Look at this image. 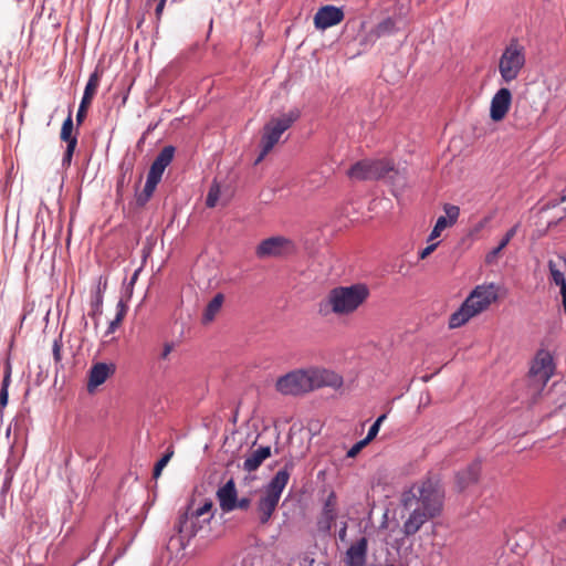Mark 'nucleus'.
<instances>
[{"mask_svg":"<svg viewBox=\"0 0 566 566\" xmlns=\"http://www.w3.org/2000/svg\"><path fill=\"white\" fill-rule=\"evenodd\" d=\"M347 176L353 180L388 179L401 187L405 186L406 180L405 176L387 159L357 161L348 169Z\"/></svg>","mask_w":566,"mask_h":566,"instance_id":"nucleus-3","label":"nucleus"},{"mask_svg":"<svg viewBox=\"0 0 566 566\" xmlns=\"http://www.w3.org/2000/svg\"><path fill=\"white\" fill-rule=\"evenodd\" d=\"M174 155L175 148L172 146H165L153 161L147 177L160 182L165 169L174 159Z\"/></svg>","mask_w":566,"mask_h":566,"instance_id":"nucleus-16","label":"nucleus"},{"mask_svg":"<svg viewBox=\"0 0 566 566\" xmlns=\"http://www.w3.org/2000/svg\"><path fill=\"white\" fill-rule=\"evenodd\" d=\"M171 350H172V345L171 344H165L163 353L160 355L161 358L166 359L169 356V354L171 353Z\"/></svg>","mask_w":566,"mask_h":566,"instance_id":"nucleus-47","label":"nucleus"},{"mask_svg":"<svg viewBox=\"0 0 566 566\" xmlns=\"http://www.w3.org/2000/svg\"><path fill=\"white\" fill-rule=\"evenodd\" d=\"M369 289L363 283L332 289L325 300L319 304V313H333L338 316L350 315L356 312L369 297Z\"/></svg>","mask_w":566,"mask_h":566,"instance_id":"nucleus-2","label":"nucleus"},{"mask_svg":"<svg viewBox=\"0 0 566 566\" xmlns=\"http://www.w3.org/2000/svg\"><path fill=\"white\" fill-rule=\"evenodd\" d=\"M512 104V93L506 87H501L492 97L490 105V117L497 123L505 118Z\"/></svg>","mask_w":566,"mask_h":566,"instance_id":"nucleus-13","label":"nucleus"},{"mask_svg":"<svg viewBox=\"0 0 566 566\" xmlns=\"http://www.w3.org/2000/svg\"><path fill=\"white\" fill-rule=\"evenodd\" d=\"M560 294H562L563 308H564V312L566 313V287H564V290H560Z\"/></svg>","mask_w":566,"mask_h":566,"instance_id":"nucleus-48","label":"nucleus"},{"mask_svg":"<svg viewBox=\"0 0 566 566\" xmlns=\"http://www.w3.org/2000/svg\"><path fill=\"white\" fill-rule=\"evenodd\" d=\"M91 102H85L84 99L81 101L77 114H76V124L77 126H81L86 118L87 109L91 106Z\"/></svg>","mask_w":566,"mask_h":566,"instance_id":"nucleus-33","label":"nucleus"},{"mask_svg":"<svg viewBox=\"0 0 566 566\" xmlns=\"http://www.w3.org/2000/svg\"><path fill=\"white\" fill-rule=\"evenodd\" d=\"M301 116L297 108L291 109L289 113L279 117L271 118L263 128L261 138V153L255 160V164L261 163L264 157L273 149L279 143L282 134L287 130Z\"/></svg>","mask_w":566,"mask_h":566,"instance_id":"nucleus-5","label":"nucleus"},{"mask_svg":"<svg viewBox=\"0 0 566 566\" xmlns=\"http://www.w3.org/2000/svg\"><path fill=\"white\" fill-rule=\"evenodd\" d=\"M446 492L441 481L436 476H428L413 483L401 495V504L410 510L408 518L403 522L402 533L412 536L430 520L442 514Z\"/></svg>","mask_w":566,"mask_h":566,"instance_id":"nucleus-1","label":"nucleus"},{"mask_svg":"<svg viewBox=\"0 0 566 566\" xmlns=\"http://www.w3.org/2000/svg\"><path fill=\"white\" fill-rule=\"evenodd\" d=\"M237 497V489L233 480H229L217 491V499L223 512H231L234 510Z\"/></svg>","mask_w":566,"mask_h":566,"instance_id":"nucleus-19","label":"nucleus"},{"mask_svg":"<svg viewBox=\"0 0 566 566\" xmlns=\"http://www.w3.org/2000/svg\"><path fill=\"white\" fill-rule=\"evenodd\" d=\"M293 249L292 242L284 237H271L261 241L256 247L258 258L280 256Z\"/></svg>","mask_w":566,"mask_h":566,"instance_id":"nucleus-12","label":"nucleus"},{"mask_svg":"<svg viewBox=\"0 0 566 566\" xmlns=\"http://www.w3.org/2000/svg\"><path fill=\"white\" fill-rule=\"evenodd\" d=\"M504 249L500 243L496 248H494L492 251H490L486 254L485 262L486 263H493L500 255L501 251Z\"/></svg>","mask_w":566,"mask_h":566,"instance_id":"nucleus-38","label":"nucleus"},{"mask_svg":"<svg viewBox=\"0 0 566 566\" xmlns=\"http://www.w3.org/2000/svg\"><path fill=\"white\" fill-rule=\"evenodd\" d=\"M554 373L553 357L546 350H539L532 361L528 378L535 389H543Z\"/></svg>","mask_w":566,"mask_h":566,"instance_id":"nucleus-8","label":"nucleus"},{"mask_svg":"<svg viewBox=\"0 0 566 566\" xmlns=\"http://www.w3.org/2000/svg\"><path fill=\"white\" fill-rule=\"evenodd\" d=\"M53 358L56 364L61 363L62 360V340L61 338H57L53 342Z\"/></svg>","mask_w":566,"mask_h":566,"instance_id":"nucleus-35","label":"nucleus"},{"mask_svg":"<svg viewBox=\"0 0 566 566\" xmlns=\"http://www.w3.org/2000/svg\"><path fill=\"white\" fill-rule=\"evenodd\" d=\"M348 565L347 566H364V564H359V563H347Z\"/></svg>","mask_w":566,"mask_h":566,"instance_id":"nucleus-51","label":"nucleus"},{"mask_svg":"<svg viewBox=\"0 0 566 566\" xmlns=\"http://www.w3.org/2000/svg\"><path fill=\"white\" fill-rule=\"evenodd\" d=\"M77 142L73 140L70 145H66V150L63 156V165H70L76 148Z\"/></svg>","mask_w":566,"mask_h":566,"instance_id":"nucleus-34","label":"nucleus"},{"mask_svg":"<svg viewBox=\"0 0 566 566\" xmlns=\"http://www.w3.org/2000/svg\"><path fill=\"white\" fill-rule=\"evenodd\" d=\"M113 371V366H109L105 363H97L93 365L88 373V391L92 392L95 388L104 384Z\"/></svg>","mask_w":566,"mask_h":566,"instance_id":"nucleus-18","label":"nucleus"},{"mask_svg":"<svg viewBox=\"0 0 566 566\" xmlns=\"http://www.w3.org/2000/svg\"><path fill=\"white\" fill-rule=\"evenodd\" d=\"M446 216H440L429 235V241H432L440 237L441 232L448 227L453 226L460 214V209L457 206L446 203L443 207Z\"/></svg>","mask_w":566,"mask_h":566,"instance_id":"nucleus-17","label":"nucleus"},{"mask_svg":"<svg viewBox=\"0 0 566 566\" xmlns=\"http://www.w3.org/2000/svg\"><path fill=\"white\" fill-rule=\"evenodd\" d=\"M101 77H102V72L98 69H96L88 77L82 99H84L85 102L87 101V102L92 103V101L96 94L97 87L99 85Z\"/></svg>","mask_w":566,"mask_h":566,"instance_id":"nucleus-25","label":"nucleus"},{"mask_svg":"<svg viewBox=\"0 0 566 566\" xmlns=\"http://www.w3.org/2000/svg\"><path fill=\"white\" fill-rule=\"evenodd\" d=\"M344 20V12L335 6L321 7L314 15V25L317 30H326L337 25Z\"/></svg>","mask_w":566,"mask_h":566,"instance_id":"nucleus-15","label":"nucleus"},{"mask_svg":"<svg viewBox=\"0 0 566 566\" xmlns=\"http://www.w3.org/2000/svg\"><path fill=\"white\" fill-rule=\"evenodd\" d=\"M271 455V447H260L253 450L244 460L243 469L253 472Z\"/></svg>","mask_w":566,"mask_h":566,"instance_id":"nucleus-20","label":"nucleus"},{"mask_svg":"<svg viewBox=\"0 0 566 566\" xmlns=\"http://www.w3.org/2000/svg\"><path fill=\"white\" fill-rule=\"evenodd\" d=\"M407 25L406 19L402 17H388L377 23L364 38L361 44H374L384 36H390L399 32Z\"/></svg>","mask_w":566,"mask_h":566,"instance_id":"nucleus-10","label":"nucleus"},{"mask_svg":"<svg viewBox=\"0 0 566 566\" xmlns=\"http://www.w3.org/2000/svg\"><path fill=\"white\" fill-rule=\"evenodd\" d=\"M117 307H118V311H117L115 318H117L122 323L125 317L126 310L122 302L118 303Z\"/></svg>","mask_w":566,"mask_h":566,"instance_id":"nucleus-44","label":"nucleus"},{"mask_svg":"<svg viewBox=\"0 0 566 566\" xmlns=\"http://www.w3.org/2000/svg\"><path fill=\"white\" fill-rule=\"evenodd\" d=\"M117 307H118V311H117L115 318H117L122 323L125 317L126 310L122 302L118 303Z\"/></svg>","mask_w":566,"mask_h":566,"instance_id":"nucleus-45","label":"nucleus"},{"mask_svg":"<svg viewBox=\"0 0 566 566\" xmlns=\"http://www.w3.org/2000/svg\"><path fill=\"white\" fill-rule=\"evenodd\" d=\"M479 474H480V468H479V465L474 464V465L469 467L467 470L460 472L458 474V476L461 480L464 479L465 483L469 484V483L476 482Z\"/></svg>","mask_w":566,"mask_h":566,"instance_id":"nucleus-31","label":"nucleus"},{"mask_svg":"<svg viewBox=\"0 0 566 566\" xmlns=\"http://www.w3.org/2000/svg\"><path fill=\"white\" fill-rule=\"evenodd\" d=\"M158 184H159V181L147 177L143 193L138 197L137 201L140 205L146 203L153 196Z\"/></svg>","mask_w":566,"mask_h":566,"instance_id":"nucleus-28","label":"nucleus"},{"mask_svg":"<svg viewBox=\"0 0 566 566\" xmlns=\"http://www.w3.org/2000/svg\"><path fill=\"white\" fill-rule=\"evenodd\" d=\"M478 315L476 311L472 310L471 306H467V301L455 311L449 319L450 328H458L464 325L470 318Z\"/></svg>","mask_w":566,"mask_h":566,"instance_id":"nucleus-22","label":"nucleus"},{"mask_svg":"<svg viewBox=\"0 0 566 566\" xmlns=\"http://www.w3.org/2000/svg\"><path fill=\"white\" fill-rule=\"evenodd\" d=\"M276 390L283 395H301L310 391L307 370L291 371L276 381Z\"/></svg>","mask_w":566,"mask_h":566,"instance_id":"nucleus-9","label":"nucleus"},{"mask_svg":"<svg viewBox=\"0 0 566 566\" xmlns=\"http://www.w3.org/2000/svg\"><path fill=\"white\" fill-rule=\"evenodd\" d=\"M336 505H337L336 494L334 492H331L325 500L323 513H322V520L319 521V524H324V527L327 530H329L331 526L336 521Z\"/></svg>","mask_w":566,"mask_h":566,"instance_id":"nucleus-21","label":"nucleus"},{"mask_svg":"<svg viewBox=\"0 0 566 566\" xmlns=\"http://www.w3.org/2000/svg\"><path fill=\"white\" fill-rule=\"evenodd\" d=\"M497 298V286L493 283L489 285H478L467 297V306L480 314L486 310Z\"/></svg>","mask_w":566,"mask_h":566,"instance_id":"nucleus-11","label":"nucleus"},{"mask_svg":"<svg viewBox=\"0 0 566 566\" xmlns=\"http://www.w3.org/2000/svg\"><path fill=\"white\" fill-rule=\"evenodd\" d=\"M517 228H518V224H515L514 227H512L506 233L505 235L502 238V240L500 241V244L502 247H506L510 241L514 238V235L516 234L517 232Z\"/></svg>","mask_w":566,"mask_h":566,"instance_id":"nucleus-36","label":"nucleus"},{"mask_svg":"<svg viewBox=\"0 0 566 566\" xmlns=\"http://www.w3.org/2000/svg\"><path fill=\"white\" fill-rule=\"evenodd\" d=\"M120 324L122 323L117 318H114L108 325L106 335L113 334Z\"/></svg>","mask_w":566,"mask_h":566,"instance_id":"nucleus-46","label":"nucleus"},{"mask_svg":"<svg viewBox=\"0 0 566 566\" xmlns=\"http://www.w3.org/2000/svg\"><path fill=\"white\" fill-rule=\"evenodd\" d=\"M166 1L167 0H159L157 6H156V10H155V14H156V19L159 21L160 18H161V14H163V11H164V8L166 6Z\"/></svg>","mask_w":566,"mask_h":566,"instance_id":"nucleus-42","label":"nucleus"},{"mask_svg":"<svg viewBox=\"0 0 566 566\" xmlns=\"http://www.w3.org/2000/svg\"><path fill=\"white\" fill-rule=\"evenodd\" d=\"M367 444H368V443H367V441H365L364 439H363V440H360V441H358L356 444H354V446L348 450L347 455H348L349 458H354V457H356V455L360 452V450H361L364 447H366Z\"/></svg>","mask_w":566,"mask_h":566,"instance_id":"nucleus-37","label":"nucleus"},{"mask_svg":"<svg viewBox=\"0 0 566 566\" xmlns=\"http://www.w3.org/2000/svg\"><path fill=\"white\" fill-rule=\"evenodd\" d=\"M345 535H346V527L340 530L339 537L343 539Z\"/></svg>","mask_w":566,"mask_h":566,"instance_id":"nucleus-50","label":"nucleus"},{"mask_svg":"<svg viewBox=\"0 0 566 566\" xmlns=\"http://www.w3.org/2000/svg\"><path fill=\"white\" fill-rule=\"evenodd\" d=\"M102 305V297H97L96 303L94 304L95 312H98Z\"/></svg>","mask_w":566,"mask_h":566,"instance_id":"nucleus-49","label":"nucleus"},{"mask_svg":"<svg viewBox=\"0 0 566 566\" xmlns=\"http://www.w3.org/2000/svg\"><path fill=\"white\" fill-rule=\"evenodd\" d=\"M385 419H386V415L384 413V415L379 416L376 419V421L371 424V427L368 430V433H367L366 438L364 439L365 441H367V443H369L378 434L380 426H381V423L384 422Z\"/></svg>","mask_w":566,"mask_h":566,"instance_id":"nucleus-32","label":"nucleus"},{"mask_svg":"<svg viewBox=\"0 0 566 566\" xmlns=\"http://www.w3.org/2000/svg\"><path fill=\"white\" fill-rule=\"evenodd\" d=\"M212 502L209 501L191 513L190 517L188 516V513L181 515L175 528L185 537L195 536L197 532L202 528V525L208 524L212 518Z\"/></svg>","mask_w":566,"mask_h":566,"instance_id":"nucleus-7","label":"nucleus"},{"mask_svg":"<svg viewBox=\"0 0 566 566\" xmlns=\"http://www.w3.org/2000/svg\"><path fill=\"white\" fill-rule=\"evenodd\" d=\"M137 275H138V271H136L132 277V283H134L137 279Z\"/></svg>","mask_w":566,"mask_h":566,"instance_id":"nucleus-52","label":"nucleus"},{"mask_svg":"<svg viewBox=\"0 0 566 566\" xmlns=\"http://www.w3.org/2000/svg\"><path fill=\"white\" fill-rule=\"evenodd\" d=\"M307 377L310 382V391L321 387L337 388L343 385V379L339 375L327 369H308Z\"/></svg>","mask_w":566,"mask_h":566,"instance_id":"nucleus-14","label":"nucleus"},{"mask_svg":"<svg viewBox=\"0 0 566 566\" xmlns=\"http://www.w3.org/2000/svg\"><path fill=\"white\" fill-rule=\"evenodd\" d=\"M526 64V50L517 39H512L503 50L499 60V73L502 82L510 84L515 81Z\"/></svg>","mask_w":566,"mask_h":566,"instance_id":"nucleus-6","label":"nucleus"},{"mask_svg":"<svg viewBox=\"0 0 566 566\" xmlns=\"http://www.w3.org/2000/svg\"><path fill=\"white\" fill-rule=\"evenodd\" d=\"M548 269L551 273L552 281L560 287V290H564L566 287V280L564 276V273L557 269V265L554 261L548 262Z\"/></svg>","mask_w":566,"mask_h":566,"instance_id":"nucleus-27","label":"nucleus"},{"mask_svg":"<svg viewBox=\"0 0 566 566\" xmlns=\"http://www.w3.org/2000/svg\"><path fill=\"white\" fill-rule=\"evenodd\" d=\"M220 197V186L213 181L207 195L206 205L208 208H214Z\"/></svg>","mask_w":566,"mask_h":566,"instance_id":"nucleus-30","label":"nucleus"},{"mask_svg":"<svg viewBox=\"0 0 566 566\" xmlns=\"http://www.w3.org/2000/svg\"><path fill=\"white\" fill-rule=\"evenodd\" d=\"M438 245H439V242H434V243H431L428 247H426L423 250L420 251L419 259L420 260L427 259L437 249Z\"/></svg>","mask_w":566,"mask_h":566,"instance_id":"nucleus-39","label":"nucleus"},{"mask_svg":"<svg viewBox=\"0 0 566 566\" xmlns=\"http://www.w3.org/2000/svg\"><path fill=\"white\" fill-rule=\"evenodd\" d=\"M222 303L223 295L221 293L214 295V297L208 303L207 307L205 308L202 316L203 324H208L214 319L216 315L220 312L222 307Z\"/></svg>","mask_w":566,"mask_h":566,"instance_id":"nucleus-24","label":"nucleus"},{"mask_svg":"<svg viewBox=\"0 0 566 566\" xmlns=\"http://www.w3.org/2000/svg\"><path fill=\"white\" fill-rule=\"evenodd\" d=\"M250 504H251V501L248 497H242L241 500L237 499V501L234 503V510H237V509H239V510H248Z\"/></svg>","mask_w":566,"mask_h":566,"instance_id":"nucleus-41","label":"nucleus"},{"mask_svg":"<svg viewBox=\"0 0 566 566\" xmlns=\"http://www.w3.org/2000/svg\"><path fill=\"white\" fill-rule=\"evenodd\" d=\"M292 468V463H286L283 469L276 472L266 485L264 494L260 497L256 505V512L261 524H268L276 510L282 492L290 480V471Z\"/></svg>","mask_w":566,"mask_h":566,"instance_id":"nucleus-4","label":"nucleus"},{"mask_svg":"<svg viewBox=\"0 0 566 566\" xmlns=\"http://www.w3.org/2000/svg\"><path fill=\"white\" fill-rule=\"evenodd\" d=\"M9 391L6 388L0 389V416L3 413V409L8 403Z\"/></svg>","mask_w":566,"mask_h":566,"instance_id":"nucleus-40","label":"nucleus"},{"mask_svg":"<svg viewBox=\"0 0 566 566\" xmlns=\"http://www.w3.org/2000/svg\"><path fill=\"white\" fill-rule=\"evenodd\" d=\"M10 381H11V369H10V367H8L7 371L3 376V379H2L1 388L9 389Z\"/></svg>","mask_w":566,"mask_h":566,"instance_id":"nucleus-43","label":"nucleus"},{"mask_svg":"<svg viewBox=\"0 0 566 566\" xmlns=\"http://www.w3.org/2000/svg\"><path fill=\"white\" fill-rule=\"evenodd\" d=\"M172 455H174L172 448H168L167 452L161 457V459H159L157 461V463L154 467V472H153V475H154L155 479H158L160 476L161 471L167 465V463L170 461Z\"/></svg>","mask_w":566,"mask_h":566,"instance_id":"nucleus-29","label":"nucleus"},{"mask_svg":"<svg viewBox=\"0 0 566 566\" xmlns=\"http://www.w3.org/2000/svg\"><path fill=\"white\" fill-rule=\"evenodd\" d=\"M73 119H72V111L69 112L67 117L62 124L60 138L61 140L65 142L67 145H70L73 140L77 142V137L73 135Z\"/></svg>","mask_w":566,"mask_h":566,"instance_id":"nucleus-26","label":"nucleus"},{"mask_svg":"<svg viewBox=\"0 0 566 566\" xmlns=\"http://www.w3.org/2000/svg\"><path fill=\"white\" fill-rule=\"evenodd\" d=\"M367 552V539L361 537L357 543L353 544L347 551L348 563L365 564Z\"/></svg>","mask_w":566,"mask_h":566,"instance_id":"nucleus-23","label":"nucleus"}]
</instances>
